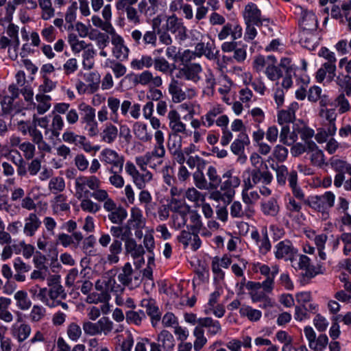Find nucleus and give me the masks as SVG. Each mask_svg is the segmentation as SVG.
<instances>
[{
    "label": "nucleus",
    "instance_id": "f257e3e1",
    "mask_svg": "<svg viewBox=\"0 0 351 351\" xmlns=\"http://www.w3.org/2000/svg\"><path fill=\"white\" fill-rule=\"evenodd\" d=\"M110 231L115 239L113 240L109 247V254L106 256V260L110 264H116L119 261V255L122 252V243L119 239L125 241L128 237H130L132 234L129 227L119 226H112Z\"/></svg>",
    "mask_w": 351,
    "mask_h": 351
},
{
    "label": "nucleus",
    "instance_id": "f03ea898",
    "mask_svg": "<svg viewBox=\"0 0 351 351\" xmlns=\"http://www.w3.org/2000/svg\"><path fill=\"white\" fill-rule=\"evenodd\" d=\"M101 186L100 180L95 176H80L75 178V197L80 199L82 197H89L90 191Z\"/></svg>",
    "mask_w": 351,
    "mask_h": 351
},
{
    "label": "nucleus",
    "instance_id": "7ed1b4c3",
    "mask_svg": "<svg viewBox=\"0 0 351 351\" xmlns=\"http://www.w3.org/2000/svg\"><path fill=\"white\" fill-rule=\"evenodd\" d=\"M77 108L82 112V123L85 124L87 134L90 137L97 136L99 130L95 119V109L85 102L80 103Z\"/></svg>",
    "mask_w": 351,
    "mask_h": 351
},
{
    "label": "nucleus",
    "instance_id": "20e7f679",
    "mask_svg": "<svg viewBox=\"0 0 351 351\" xmlns=\"http://www.w3.org/2000/svg\"><path fill=\"white\" fill-rule=\"evenodd\" d=\"M276 177L278 184L284 185L286 183L287 178L289 186L292 189L295 197L298 199H303L304 194L300 187L297 186L298 173L296 171L288 172L287 168L285 165H280L276 169Z\"/></svg>",
    "mask_w": 351,
    "mask_h": 351
},
{
    "label": "nucleus",
    "instance_id": "39448f33",
    "mask_svg": "<svg viewBox=\"0 0 351 351\" xmlns=\"http://www.w3.org/2000/svg\"><path fill=\"white\" fill-rule=\"evenodd\" d=\"M124 288L121 285L117 284L115 280L110 276L106 282V289L102 292H93L89 294L86 301L88 303L108 302L110 299V292L115 293H121Z\"/></svg>",
    "mask_w": 351,
    "mask_h": 351
},
{
    "label": "nucleus",
    "instance_id": "423d86ee",
    "mask_svg": "<svg viewBox=\"0 0 351 351\" xmlns=\"http://www.w3.org/2000/svg\"><path fill=\"white\" fill-rule=\"evenodd\" d=\"M117 279L123 286L130 289L138 287L141 282L140 273L132 269L130 263H126L119 269Z\"/></svg>",
    "mask_w": 351,
    "mask_h": 351
},
{
    "label": "nucleus",
    "instance_id": "0eeeda50",
    "mask_svg": "<svg viewBox=\"0 0 351 351\" xmlns=\"http://www.w3.org/2000/svg\"><path fill=\"white\" fill-rule=\"evenodd\" d=\"M302 200H304V203L306 205L313 209L324 213L326 210L333 206L335 195L332 193L328 191L326 192L324 195L313 196L307 199L304 198Z\"/></svg>",
    "mask_w": 351,
    "mask_h": 351
},
{
    "label": "nucleus",
    "instance_id": "6e6552de",
    "mask_svg": "<svg viewBox=\"0 0 351 351\" xmlns=\"http://www.w3.org/2000/svg\"><path fill=\"white\" fill-rule=\"evenodd\" d=\"M156 143L154 149L151 152H146L142 156L148 165H151L153 158H162L165 156L166 150L165 148V137L161 130H156L154 134ZM152 168H155L156 165H150Z\"/></svg>",
    "mask_w": 351,
    "mask_h": 351
},
{
    "label": "nucleus",
    "instance_id": "1a4fd4ad",
    "mask_svg": "<svg viewBox=\"0 0 351 351\" xmlns=\"http://www.w3.org/2000/svg\"><path fill=\"white\" fill-rule=\"evenodd\" d=\"M241 180L239 175L233 170L230 169L222 175V181L220 189L228 191V202L230 203L234 195V189L240 185Z\"/></svg>",
    "mask_w": 351,
    "mask_h": 351
},
{
    "label": "nucleus",
    "instance_id": "9d476101",
    "mask_svg": "<svg viewBox=\"0 0 351 351\" xmlns=\"http://www.w3.org/2000/svg\"><path fill=\"white\" fill-rule=\"evenodd\" d=\"M167 146L173 159L179 165L184 164L185 156H183L182 152V137L175 134H169Z\"/></svg>",
    "mask_w": 351,
    "mask_h": 351
},
{
    "label": "nucleus",
    "instance_id": "9b49d317",
    "mask_svg": "<svg viewBox=\"0 0 351 351\" xmlns=\"http://www.w3.org/2000/svg\"><path fill=\"white\" fill-rule=\"evenodd\" d=\"M77 10V2H73L71 5L68 7L64 14V21L63 19V14L58 12V17L56 18L53 23L54 26L61 29L63 26L68 30L73 29V23L76 20V12Z\"/></svg>",
    "mask_w": 351,
    "mask_h": 351
},
{
    "label": "nucleus",
    "instance_id": "f8f14e48",
    "mask_svg": "<svg viewBox=\"0 0 351 351\" xmlns=\"http://www.w3.org/2000/svg\"><path fill=\"white\" fill-rule=\"evenodd\" d=\"M163 29L175 34L177 39L182 41L186 38V29L182 19H178L175 14L169 16L162 27Z\"/></svg>",
    "mask_w": 351,
    "mask_h": 351
},
{
    "label": "nucleus",
    "instance_id": "ddd939ff",
    "mask_svg": "<svg viewBox=\"0 0 351 351\" xmlns=\"http://www.w3.org/2000/svg\"><path fill=\"white\" fill-rule=\"evenodd\" d=\"M272 175L267 169H252L250 177L244 180L245 185L248 188H253L258 184H269L272 181Z\"/></svg>",
    "mask_w": 351,
    "mask_h": 351
},
{
    "label": "nucleus",
    "instance_id": "4468645a",
    "mask_svg": "<svg viewBox=\"0 0 351 351\" xmlns=\"http://www.w3.org/2000/svg\"><path fill=\"white\" fill-rule=\"evenodd\" d=\"M156 19H154L153 28L155 29L156 25ZM132 40L137 45H151L155 47L156 45L157 37L155 29L147 31L143 35L141 31L134 29L131 32Z\"/></svg>",
    "mask_w": 351,
    "mask_h": 351
},
{
    "label": "nucleus",
    "instance_id": "2eb2a0df",
    "mask_svg": "<svg viewBox=\"0 0 351 351\" xmlns=\"http://www.w3.org/2000/svg\"><path fill=\"white\" fill-rule=\"evenodd\" d=\"M101 160L106 164L111 165L110 171L114 169H118V171H122L124 157L120 156L117 152L111 149H104L101 152Z\"/></svg>",
    "mask_w": 351,
    "mask_h": 351
},
{
    "label": "nucleus",
    "instance_id": "dca6fc26",
    "mask_svg": "<svg viewBox=\"0 0 351 351\" xmlns=\"http://www.w3.org/2000/svg\"><path fill=\"white\" fill-rule=\"evenodd\" d=\"M202 69L197 63H189L183 66L178 71L177 77H184L187 80L197 83L200 80Z\"/></svg>",
    "mask_w": 351,
    "mask_h": 351
},
{
    "label": "nucleus",
    "instance_id": "f3484780",
    "mask_svg": "<svg viewBox=\"0 0 351 351\" xmlns=\"http://www.w3.org/2000/svg\"><path fill=\"white\" fill-rule=\"evenodd\" d=\"M222 112L223 108L219 105L214 106L201 117V120L193 119L191 125L195 129L199 128L201 125L210 128L214 125L215 119Z\"/></svg>",
    "mask_w": 351,
    "mask_h": 351
},
{
    "label": "nucleus",
    "instance_id": "a211bd4d",
    "mask_svg": "<svg viewBox=\"0 0 351 351\" xmlns=\"http://www.w3.org/2000/svg\"><path fill=\"white\" fill-rule=\"evenodd\" d=\"M297 253L298 250L288 239L283 240L276 245L275 256L278 259L291 261Z\"/></svg>",
    "mask_w": 351,
    "mask_h": 351
},
{
    "label": "nucleus",
    "instance_id": "6ab92c4d",
    "mask_svg": "<svg viewBox=\"0 0 351 351\" xmlns=\"http://www.w3.org/2000/svg\"><path fill=\"white\" fill-rule=\"evenodd\" d=\"M243 18L245 23L256 24V26L263 25L267 19L261 18V12L255 3H250L245 5L243 11Z\"/></svg>",
    "mask_w": 351,
    "mask_h": 351
},
{
    "label": "nucleus",
    "instance_id": "aec40b11",
    "mask_svg": "<svg viewBox=\"0 0 351 351\" xmlns=\"http://www.w3.org/2000/svg\"><path fill=\"white\" fill-rule=\"evenodd\" d=\"M302 10L301 18L299 21L300 30L317 31L318 20L315 14L312 10Z\"/></svg>",
    "mask_w": 351,
    "mask_h": 351
},
{
    "label": "nucleus",
    "instance_id": "412c9836",
    "mask_svg": "<svg viewBox=\"0 0 351 351\" xmlns=\"http://www.w3.org/2000/svg\"><path fill=\"white\" fill-rule=\"evenodd\" d=\"M141 306L146 310L147 315L150 317L152 324L156 327L161 319V312L154 300L144 299L141 302Z\"/></svg>",
    "mask_w": 351,
    "mask_h": 351
},
{
    "label": "nucleus",
    "instance_id": "4be33fe9",
    "mask_svg": "<svg viewBox=\"0 0 351 351\" xmlns=\"http://www.w3.org/2000/svg\"><path fill=\"white\" fill-rule=\"evenodd\" d=\"M169 120V128L171 132L169 134H187L186 125L180 120V116L176 110H171L167 116Z\"/></svg>",
    "mask_w": 351,
    "mask_h": 351
},
{
    "label": "nucleus",
    "instance_id": "5701e85b",
    "mask_svg": "<svg viewBox=\"0 0 351 351\" xmlns=\"http://www.w3.org/2000/svg\"><path fill=\"white\" fill-rule=\"evenodd\" d=\"M230 215L233 218H250L254 213V208L245 204L243 207L239 201L233 202L230 206Z\"/></svg>",
    "mask_w": 351,
    "mask_h": 351
},
{
    "label": "nucleus",
    "instance_id": "b1692460",
    "mask_svg": "<svg viewBox=\"0 0 351 351\" xmlns=\"http://www.w3.org/2000/svg\"><path fill=\"white\" fill-rule=\"evenodd\" d=\"M182 82L175 78H172L171 80L168 90L174 103L182 102L188 97L186 93L182 90Z\"/></svg>",
    "mask_w": 351,
    "mask_h": 351
},
{
    "label": "nucleus",
    "instance_id": "393cba45",
    "mask_svg": "<svg viewBox=\"0 0 351 351\" xmlns=\"http://www.w3.org/2000/svg\"><path fill=\"white\" fill-rule=\"evenodd\" d=\"M173 214L171 216L173 226L176 229L183 228L187 221L189 208L182 206H173Z\"/></svg>",
    "mask_w": 351,
    "mask_h": 351
},
{
    "label": "nucleus",
    "instance_id": "a878e982",
    "mask_svg": "<svg viewBox=\"0 0 351 351\" xmlns=\"http://www.w3.org/2000/svg\"><path fill=\"white\" fill-rule=\"evenodd\" d=\"M336 62H326L316 73V79L322 82L326 77L328 81H332L336 75Z\"/></svg>",
    "mask_w": 351,
    "mask_h": 351
},
{
    "label": "nucleus",
    "instance_id": "bb28decb",
    "mask_svg": "<svg viewBox=\"0 0 351 351\" xmlns=\"http://www.w3.org/2000/svg\"><path fill=\"white\" fill-rule=\"evenodd\" d=\"M201 328H206L207 333L214 336L221 331V326L219 321L213 319L212 317H206L198 319V326Z\"/></svg>",
    "mask_w": 351,
    "mask_h": 351
},
{
    "label": "nucleus",
    "instance_id": "cd10ccee",
    "mask_svg": "<svg viewBox=\"0 0 351 351\" xmlns=\"http://www.w3.org/2000/svg\"><path fill=\"white\" fill-rule=\"evenodd\" d=\"M317 31L300 30L299 34L300 43L309 50L314 49L317 44Z\"/></svg>",
    "mask_w": 351,
    "mask_h": 351
},
{
    "label": "nucleus",
    "instance_id": "c85d7f7f",
    "mask_svg": "<svg viewBox=\"0 0 351 351\" xmlns=\"http://www.w3.org/2000/svg\"><path fill=\"white\" fill-rule=\"evenodd\" d=\"M157 342L162 351H172L175 347V339L168 330H162L157 336Z\"/></svg>",
    "mask_w": 351,
    "mask_h": 351
},
{
    "label": "nucleus",
    "instance_id": "c756f323",
    "mask_svg": "<svg viewBox=\"0 0 351 351\" xmlns=\"http://www.w3.org/2000/svg\"><path fill=\"white\" fill-rule=\"evenodd\" d=\"M64 125V123L62 117L59 114H55L53 117L49 129H47L45 131V134L47 136L50 133L49 139L51 140L57 138L60 136V131L63 129Z\"/></svg>",
    "mask_w": 351,
    "mask_h": 351
},
{
    "label": "nucleus",
    "instance_id": "7c9ffc66",
    "mask_svg": "<svg viewBox=\"0 0 351 351\" xmlns=\"http://www.w3.org/2000/svg\"><path fill=\"white\" fill-rule=\"evenodd\" d=\"M32 329L29 324L23 323L20 325L14 324L11 328V333L19 342L21 343L28 338Z\"/></svg>",
    "mask_w": 351,
    "mask_h": 351
},
{
    "label": "nucleus",
    "instance_id": "2f4dec72",
    "mask_svg": "<svg viewBox=\"0 0 351 351\" xmlns=\"http://www.w3.org/2000/svg\"><path fill=\"white\" fill-rule=\"evenodd\" d=\"M114 339L121 351H132L134 337L130 331L126 330L124 333L117 335Z\"/></svg>",
    "mask_w": 351,
    "mask_h": 351
},
{
    "label": "nucleus",
    "instance_id": "473e14b6",
    "mask_svg": "<svg viewBox=\"0 0 351 351\" xmlns=\"http://www.w3.org/2000/svg\"><path fill=\"white\" fill-rule=\"evenodd\" d=\"M25 222L23 232L29 237L34 235L41 224L40 221L35 213H30L28 217L25 219Z\"/></svg>",
    "mask_w": 351,
    "mask_h": 351
},
{
    "label": "nucleus",
    "instance_id": "72a5a7b5",
    "mask_svg": "<svg viewBox=\"0 0 351 351\" xmlns=\"http://www.w3.org/2000/svg\"><path fill=\"white\" fill-rule=\"evenodd\" d=\"M133 132L136 138L143 143L150 142L152 134L147 131V126L142 123L136 122L133 125Z\"/></svg>",
    "mask_w": 351,
    "mask_h": 351
},
{
    "label": "nucleus",
    "instance_id": "f704fd0d",
    "mask_svg": "<svg viewBox=\"0 0 351 351\" xmlns=\"http://www.w3.org/2000/svg\"><path fill=\"white\" fill-rule=\"evenodd\" d=\"M11 304V300L5 297H0V319L6 323H10L13 320V315L8 311Z\"/></svg>",
    "mask_w": 351,
    "mask_h": 351
},
{
    "label": "nucleus",
    "instance_id": "c9c22d12",
    "mask_svg": "<svg viewBox=\"0 0 351 351\" xmlns=\"http://www.w3.org/2000/svg\"><path fill=\"white\" fill-rule=\"evenodd\" d=\"M38 2L41 9V19L43 20L49 21L55 16V9L51 0H38Z\"/></svg>",
    "mask_w": 351,
    "mask_h": 351
},
{
    "label": "nucleus",
    "instance_id": "e433bc0d",
    "mask_svg": "<svg viewBox=\"0 0 351 351\" xmlns=\"http://www.w3.org/2000/svg\"><path fill=\"white\" fill-rule=\"evenodd\" d=\"M206 175L209 180L208 189L216 190L221 184L222 177H221L215 167L213 166H209L207 169Z\"/></svg>",
    "mask_w": 351,
    "mask_h": 351
},
{
    "label": "nucleus",
    "instance_id": "4c0bfd02",
    "mask_svg": "<svg viewBox=\"0 0 351 351\" xmlns=\"http://www.w3.org/2000/svg\"><path fill=\"white\" fill-rule=\"evenodd\" d=\"M129 223L134 229H143L145 227V219L140 208L134 207L131 209V217Z\"/></svg>",
    "mask_w": 351,
    "mask_h": 351
},
{
    "label": "nucleus",
    "instance_id": "58836bf2",
    "mask_svg": "<svg viewBox=\"0 0 351 351\" xmlns=\"http://www.w3.org/2000/svg\"><path fill=\"white\" fill-rule=\"evenodd\" d=\"M153 179V174L146 171L143 173L138 172L132 178V181L135 186L140 190L144 189L147 183H149Z\"/></svg>",
    "mask_w": 351,
    "mask_h": 351
},
{
    "label": "nucleus",
    "instance_id": "ea45409f",
    "mask_svg": "<svg viewBox=\"0 0 351 351\" xmlns=\"http://www.w3.org/2000/svg\"><path fill=\"white\" fill-rule=\"evenodd\" d=\"M184 197L189 201L198 206L205 201L206 194L197 191L194 187L187 189L184 193Z\"/></svg>",
    "mask_w": 351,
    "mask_h": 351
},
{
    "label": "nucleus",
    "instance_id": "a19ab883",
    "mask_svg": "<svg viewBox=\"0 0 351 351\" xmlns=\"http://www.w3.org/2000/svg\"><path fill=\"white\" fill-rule=\"evenodd\" d=\"M279 137L280 141L287 145H291L298 139L297 134L294 132H291L289 126L287 125L282 127Z\"/></svg>",
    "mask_w": 351,
    "mask_h": 351
},
{
    "label": "nucleus",
    "instance_id": "79ce46f5",
    "mask_svg": "<svg viewBox=\"0 0 351 351\" xmlns=\"http://www.w3.org/2000/svg\"><path fill=\"white\" fill-rule=\"evenodd\" d=\"M154 59L151 56L143 55L140 59H134L131 62V67L136 70L149 69L154 65Z\"/></svg>",
    "mask_w": 351,
    "mask_h": 351
},
{
    "label": "nucleus",
    "instance_id": "37998d69",
    "mask_svg": "<svg viewBox=\"0 0 351 351\" xmlns=\"http://www.w3.org/2000/svg\"><path fill=\"white\" fill-rule=\"evenodd\" d=\"M118 135L117 128L112 123H108L101 133V139L108 144L112 143Z\"/></svg>",
    "mask_w": 351,
    "mask_h": 351
},
{
    "label": "nucleus",
    "instance_id": "c03bdc74",
    "mask_svg": "<svg viewBox=\"0 0 351 351\" xmlns=\"http://www.w3.org/2000/svg\"><path fill=\"white\" fill-rule=\"evenodd\" d=\"M14 298L16 301V306L19 309L26 311L31 307L32 302L26 291H18L15 293Z\"/></svg>",
    "mask_w": 351,
    "mask_h": 351
},
{
    "label": "nucleus",
    "instance_id": "a18cd8bd",
    "mask_svg": "<svg viewBox=\"0 0 351 351\" xmlns=\"http://www.w3.org/2000/svg\"><path fill=\"white\" fill-rule=\"evenodd\" d=\"M249 143V138L246 134H241L239 138L234 140L231 145V151L236 155H241L244 152L245 146Z\"/></svg>",
    "mask_w": 351,
    "mask_h": 351
},
{
    "label": "nucleus",
    "instance_id": "49530a36",
    "mask_svg": "<svg viewBox=\"0 0 351 351\" xmlns=\"http://www.w3.org/2000/svg\"><path fill=\"white\" fill-rule=\"evenodd\" d=\"M128 213L126 210L120 206L110 212L108 215V218L112 223L120 225L126 219Z\"/></svg>",
    "mask_w": 351,
    "mask_h": 351
},
{
    "label": "nucleus",
    "instance_id": "de8ad7c7",
    "mask_svg": "<svg viewBox=\"0 0 351 351\" xmlns=\"http://www.w3.org/2000/svg\"><path fill=\"white\" fill-rule=\"evenodd\" d=\"M261 210L265 215L274 217L279 212V206L276 199L270 198L261 204Z\"/></svg>",
    "mask_w": 351,
    "mask_h": 351
},
{
    "label": "nucleus",
    "instance_id": "09e8293b",
    "mask_svg": "<svg viewBox=\"0 0 351 351\" xmlns=\"http://www.w3.org/2000/svg\"><path fill=\"white\" fill-rule=\"evenodd\" d=\"M108 107L110 109V119L117 123L119 122L118 110L120 108V100L114 97H110L107 100Z\"/></svg>",
    "mask_w": 351,
    "mask_h": 351
},
{
    "label": "nucleus",
    "instance_id": "8fccbe9b",
    "mask_svg": "<svg viewBox=\"0 0 351 351\" xmlns=\"http://www.w3.org/2000/svg\"><path fill=\"white\" fill-rule=\"evenodd\" d=\"M84 79L88 83V89L91 93L96 92L99 86L100 75L97 71L84 74Z\"/></svg>",
    "mask_w": 351,
    "mask_h": 351
},
{
    "label": "nucleus",
    "instance_id": "3c124183",
    "mask_svg": "<svg viewBox=\"0 0 351 351\" xmlns=\"http://www.w3.org/2000/svg\"><path fill=\"white\" fill-rule=\"evenodd\" d=\"M251 188H248L247 185L244 184V188L242 191V199L243 202L250 206V208H253V205L259 199L260 195L256 191H250Z\"/></svg>",
    "mask_w": 351,
    "mask_h": 351
},
{
    "label": "nucleus",
    "instance_id": "603ef678",
    "mask_svg": "<svg viewBox=\"0 0 351 351\" xmlns=\"http://www.w3.org/2000/svg\"><path fill=\"white\" fill-rule=\"evenodd\" d=\"M99 335H108L114 328V323L109 317L104 316L97 321Z\"/></svg>",
    "mask_w": 351,
    "mask_h": 351
},
{
    "label": "nucleus",
    "instance_id": "864d4df0",
    "mask_svg": "<svg viewBox=\"0 0 351 351\" xmlns=\"http://www.w3.org/2000/svg\"><path fill=\"white\" fill-rule=\"evenodd\" d=\"M125 319L128 324H134L136 326L141 324L143 320L146 319V315L143 311H128L125 313Z\"/></svg>",
    "mask_w": 351,
    "mask_h": 351
},
{
    "label": "nucleus",
    "instance_id": "5fc2aeb1",
    "mask_svg": "<svg viewBox=\"0 0 351 351\" xmlns=\"http://www.w3.org/2000/svg\"><path fill=\"white\" fill-rule=\"evenodd\" d=\"M193 335L195 337V340L193 343L194 349L196 351H199L207 342L204 329L197 326L193 330Z\"/></svg>",
    "mask_w": 351,
    "mask_h": 351
},
{
    "label": "nucleus",
    "instance_id": "6e6d98bb",
    "mask_svg": "<svg viewBox=\"0 0 351 351\" xmlns=\"http://www.w3.org/2000/svg\"><path fill=\"white\" fill-rule=\"evenodd\" d=\"M189 215L191 223L188 226V228L191 230L193 233H199L202 226L201 216L195 210L189 211Z\"/></svg>",
    "mask_w": 351,
    "mask_h": 351
},
{
    "label": "nucleus",
    "instance_id": "4d7b16f0",
    "mask_svg": "<svg viewBox=\"0 0 351 351\" xmlns=\"http://www.w3.org/2000/svg\"><path fill=\"white\" fill-rule=\"evenodd\" d=\"M154 66L156 71L164 74L171 73L173 71L170 63L163 57L154 58Z\"/></svg>",
    "mask_w": 351,
    "mask_h": 351
},
{
    "label": "nucleus",
    "instance_id": "13d9d810",
    "mask_svg": "<svg viewBox=\"0 0 351 351\" xmlns=\"http://www.w3.org/2000/svg\"><path fill=\"white\" fill-rule=\"evenodd\" d=\"M242 317H247L250 321L256 322L261 317L262 313L260 311L254 309L250 306H242L239 310Z\"/></svg>",
    "mask_w": 351,
    "mask_h": 351
},
{
    "label": "nucleus",
    "instance_id": "bf43d9fd",
    "mask_svg": "<svg viewBox=\"0 0 351 351\" xmlns=\"http://www.w3.org/2000/svg\"><path fill=\"white\" fill-rule=\"evenodd\" d=\"M36 99L38 102L36 108L38 114H44L50 108L51 97L49 95L38 94L36 96Z\"/></svg>",
    "mask_w": 351,
    "mask_h": 351
},
{
    "label": "nucleus",
    "instance_id": "052dcab7",
    "mask_svg": "<svg viewBox=\"0 0 351 351\" xmlns=\"http://www.w3.org/2000/svg\"><path fill=\"white\" fill-rule=\"evenodd\" d=\"M62 140L66 143L78 145L79 144H83L86 138L85 136L76 134L71 131H66L62 134Z\"/></svg>",
    "mask_w": 351,
    "mask_h": 351
},
{
    "label": "nucleus",
    "instance_id": "680f3d73",
    "mask_svg": "<svg viewBox=\"0 0 351 351\" xmlns=\"http://www.w3.org/2000/svg\"><path fill=\"white\" fill-rule=\"evenodd\" d=\"M294 119L295 112L292 108L280 111L278 115V121L280 125L291 123Z\"/></svg>",
    "mask_w": 351,
    "mask_h": 351
},
{
    "label": "nucleus",
    "instance_id": "e2e57ef3",
    "mask_svg": "<svg viewBox=\"0 0 351 351\" xmlns=\"http://www.w3.org/2000/svg\"><path fill=\"white\" fill-rule=\"evenodd\" d=\"M322 122H335L337 117L335 108H322L319 112Z\"/></svg>",
    "mask_w": 351,
    "mask_h": 351
},
{
    "label": "nucleus",
    "instance_id": "0e129e2a",
    "mask_svg": "<svg viewBox=\"0 0 351 351\" xmlns=\"http://www.w3.org/2000/svg\"><path fill=\"white\" fill-rule=\"evenodd\" d=\"M66 334L71 340L77 341L82 335V328L77 324L72 322L67 327Z\"/></svg>",
    "mask_w": 351,
    "mask_h": 351
},
{
    "label": "nucleus",
    "instance_id": "69168bd1",
    "mask_svg": "<svg viewBox=\"0 0 351 351\" xmlns=\"http://www.w3.org/2000/svg\"><path fill=\"white\" fill-rule=\"evenodd\" d=\"M161 173L164 182L169 186H173L176 182L173 167L170 165H165L162 167Z\"/></svg>",
    "mask_w": 351,
    "mask_h": 351
},
{
    "label": "nucleus",
    "instance_id": "338daca9",
    "mask_svg": "<svg viewBox=\"0 0 351 351\" xmlns=\"http://www.w3.org/2000/svg\"><path fill=\"white\" fill-rule=\"evenodd\" d=\"M195 184L197 188L201 190L208 189V184L203 172L200 170L196 171L193 174Z\"/></svg>",
    "mask_w": 351,
    "mask_h": 351
},
{
    "label": "nucleus",
    "instance_id": "774afa93",
    "mask_svg": "<svg viewBox=\"0 0 351 351\" xmlns=\"http://www.w3.org/2000/svg\"><path fill=\"white\" fill-rule=\"evenodd\" d=\"M65 188L64 180L61 177L52 178L49 183V189L53 193L62 191Z\"/></svg>",
    "mask_w": 351,
    "mask_h": 351
}]
</instances>
